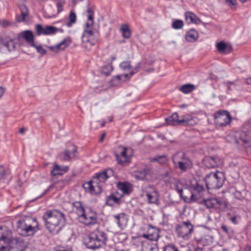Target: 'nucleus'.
Masks as SVG:
<instances>
[{
  "instance_id": "nucleus-28",
  "label": "nucleus",
  "mask_w": 251,
  "mask_h": 251,
  "mask_svg": "<svg viewBox=\"0 0 251 251\" xmlns=\"http://www.w3.org/2000/svg\"><path fill=\"white\" fill-rule=\"evenodd\" d=\"M87 13H88L87 21L85 24L86 27H91L94 24V11L92 7L90 6V3L87 4Z\"/></svg>"
},
{
  "instance_id": "nucleus-39",
  "label": "nucleus",
  "mask_w": 251,
  "mask_h": 251,
  "mask_svg": "<svg viewBox=\"0 0 251 251\" xmlns=\"http://www.w3.org/2000/svg\"><path fill=\"white\" fill-rule=\"evenodd\" d=\"M8 176L7 171L3 166H0V184L3 183Z\"/></svg>"
},
{
  "instance_id": "nucleus-60",
  "label": "nucleus",
  "mask_w": 251,
  "mask_h": 251,
  "mask_svg": "<svg viewBox=\"0 0 251 251\" xmlns=\"http://www.w3.org/2000/svg\"><path fill=\"white\" fill-rule=\"evenodd\" d=\"M4 92V89L2 87H0V98L3 96Z\"/></svg>"
},
{
  "instance_id": "nucleus-58",
  "label": "nucleus",
  "mask_w": 251,
  "mask_h": 251,
  "mask_svg": "<svg viewBox=\"0 0 251 251\" xmlns=\"http://www.w3.org/2000/svg\"><path fill=\"white\" fill-rule=\"evenodd\" d=\"M16 19L17 22H19V23L24 21H21V20L22 19V16L21 15H16Z\"/></svg>"
},
{
  "instance_id": "nucleus-14",
  "label": "nucleus",
  "mask_w": 251,
  "mask_h": 251,
  "mask_svg": "<svg viewBox=\"0 0 251 251\" xmlns=\"http://www.w3.org/2000/svg\"><path fill=\"white\" fill-rule=\"evenodd\" d=\"M236 142L245 148L251 149V129L247 132L240 131L236 136Z\"/></svg>"
},
{
  "instance_id": "nucleus-34",
  "label": "nucleus",
  "mask_w": 251,
  "mask_h": 251,
  "mask_svg": "<svg viewBox=\"0 0 251 251\" xmlns=\"http://www.w3.org/2000/svg\"><path fill=\"white\" fill-rule=\"evenodd\" d=\"M73 210L77 215L78 218L85 211L81 203L78 201H75L73 203Z\"/></svg>"
},
{
  "instance_id": "nucleus-61",
  "label": "nucleus",
  "mask_w": 251,
  "mask_h": 251,
  "mask_svg": "<svg viewBox=\"0 0 251 251\" xmlns=\"http://www.w3.org/2000/svg\"><path fill=\"white\" fill-rule=\"evenodd\" d=\"M224 83H225V84L230 85V86L234 84V82L233 81H229L224 82Z\"/></svg>"
},
{
  "instance_id": "nucleus-13",
  "label": "nucleus",
  "mask_w": 251,
  "mask_h": 251,
  "mask_svg": "<svg viewBox=\"0 0 251 251\" xmlns=\"http://www.w3.org/2000/svg\"><path fill=\"white\" fill-rule=\"evenodd\" d=\"M78 220L79 222L84 225L91 226L97 223V214L95 212L90 210L85 211V212L78 218Z\"/></svg>"
},
{
  "instance_id": "nucleus-42",
  "label": "nucleus",
  "mask_w": 251,
  "mask_h": 251,
  "mask_svg": "<svg viewBox=\"0 0 251 251\" xmlns=\"http://www.w3.org/2000/svg\"><path fill=\"white\" fill-rule=\"evenodd\" d=\"M163 251H179V246H177L173 244H168L164 247Z\"/></svg>"
},
{
  "instance_id": "nucleus-56",
  "label": "nucleus",
  "mask_w": 251,
  "mask_h": 251,
  "mask_svg": "<svg viewBox=\"0 0 251 251\" xmlns=\"http://www.w3.org/2000/svg\"><path fill=\"white\" fill-rule=\"evenodd\" d=\"M221 228L223 230L224 232H225L226 233H228V229L227 227L225 225H223L221 226Z\"/></svg>"
},
{
  "instance_id": "nucleus-53",
  "label": "nucleus",
  "mask_w": 251,
  "mask_h": 251,
  "mask_svg": "<svg viewBox=\"0 0 251 251\" xmlns=\"http://www.w3.org/2000/svg\"><path fill=\"white\" fill-rule=\"evenodd\" d=\"M120 195H122V198L124 195H128L132 192V189H119Z\"/></svg>"
},
{
  "instance_id": "nucleus-25",
  "label": "nucleus",
  "mask_w": 251,
  "mask_h": 251,
  "mask_svg": "<svg viewBox=\"0 0 251 251\" xmlns=\"http://www.w3.org/2000/svg\"><path fill=\"white\" fill-rule=\"evenodd\" d=\"M69 167L66 166H61L58 164H54L51 171V175L53 176L62 175L69 171Z\"/></svg>"
},
{
  "instance_id": "nucleus-10",
  "label": "nucleus",
  "mask_w": 251,
  "mask_h": 251,
  "mask_svg": "<svg viewBox=\"0 0 251 251\" xmlns=\"http://www.w3.org/2000/svg\"><path fill=\"white\" fill-rule=\"evenodd\" d=\"M187 195H184L183 189H177L178 194L181 197L188 202H193L198 201L202 197V193L204 189H185Z\"/></svg>"
},
{
  "instance_id": "nucleus-41",
  "label": "nucleus",
  "mask_w": 251,
  "mask_h": 251,
  "mask_svg": "<svg viewBox=\"0 0 251 251\" xmlns=\"http://www.w3.org/2000/svg\"><path fill=\"white\" fill-rule=\"evenodd\" d=\"M20 9L21 11V15L22 16L21 21H25L28 15V8L25 5L23 4L20 6Z\"/></svg>"
},
{
  "instance_id": "nucleus-2",
  "label": "nucleus",
  "mask_w": 251,
  "mask_h": 251,
  "mask_svg": "<svg viewBox=\"0 0 251 251\" xmlns=\"http://www.w3.org/2000/svg\"><path fill=\"white\" fill-rule=\"evenodd\" d=\"M42 218L47 229L53 234H58L65 224L64 214L56 209L48 210Z\"/></svg>"
},
{
  "instance_id": "nucleus-29",
  "label": "nucleus",
  "mask_w": 251,
  "mask_h": 251,
  "mask_svg": "<svg viewBox=\"0 0 251 251\" xmlns=\"http://www.w3.org/2000/svg\"><path fill=\"white\" fill-rule=\"evenodd\" d=\"M216 48L221 53L227 54L232 50V47L227 45L223 41H221L216 44Z\"/></svg>"
},
{
  "instance_id": "nucleus-49",
  "label": "nucleus",
  "mask_w": 251,
  "mask_h": 251,
  "mask_svg": "<svg viewBox=\"0 0 251 251\" xmlns=\"http://www.w3.org/2000/svg\"><path fill=\"white\" fill-rule=\"evenodd\" d=\"M227 5L232 10H235L237 8V2L236 0H226Z\"/></svg>"
},
{
  "instance_id": "nucleus-27",
  "label": "nucleus",
  "mask_w": 251,
  "mask_h": 251,
  "mask_svg": "<svg viewBox=\"0 0 251 251\" xmlns=\"http://www.w3.org/2000/svg\"><path fill=\"white\" fill-rule=\"evenodd\" d=\"M185 20L188 23H194L196 24H200L201 21V19L194 13L187 11L185 13Z\"/></svg>"
},
{
  "instance_id": "nucleus-5",
  "label": "nucleus",
  "mask_w": 251,
  "mask_h": 251,
  "mask_svg": "<svg viewBox=\"0 0 251 251\" xmlns=\"http://www.w3.org/2000/svg\"><path fill=\"white\" fill-rule=\"evenodd\" d=\"M106 240V234L102 231L97 230L90 233L84 239V243L87 248L95 250L104 245Z\"/></svg>"
},
{
  "instance_id": "nucleus-35",
  "label": "nucleus",
  "mask_w": 251,
  "mask_h": 251,
  "mask_svg": "<svg viewBox=\"0 0 251 251\" xmlns=\"http://www.w3.org/2000/svg\"><path fill=\"white\" fill-rule=\"evenodd\" d=\"M195 89V86L192 84H186L183 85L179 88V90L184 94H188Z\"/></svg>"
},
{
  "instance_id": "nucleus-18",
  "label": "nucleus",
  "mask_w": 251,
  "mask_h": 251,
  "mask_svg": "<svg viewBox=\"0 0 251 251\" xmlns=\"http://www.w3.org/2000/svg\"><path fill=\"white\" fill-rule=\"evenodd\" d=\"M203 201L205 205L209 208H218L222 205H224L225 207H227L228 205V203L226 201H222L216 198L206 199L204 200Z\"/></svg>"
},
{
  "instance_id": "nucleus-55",
  "label": "nucleus",
  "mask_w": 251,
  "mask_h": 251,
  "mask_svg": "<svg viewBox=\"0 0 251 251\" xmlns=\"http://www.w3.org/2000/svg\"><path fill=\"white\" fill-rule=\"evenodd\" d=\"M179 251H192L188 246H179Z\"/></svg>"
},
{
  "instance_id": "nucleus-11",
  "label": "nucleus",
  "mask_w": 251,
  "mask_h": 251,
  "mask_svg": "<svg viewBox=\"0 0 251 251\" xmlns=\"http://www.w3.org/2000/svg\"><path fill=\"white\" fill-rule=\"evenodd\" d=\"M214 122L219 127L226 126L228 125L232 118L229 112L226 110H219L214 114Z\"/></svg>"
},
{
  "instance_id": "nucleus-15",
  "label": "nucleus",
  "mask_w": 251,
  "mask_h": 251,
  "mask_svg": "<svg viewBox=\"0 0 251 251\" xmlns=\"http://www.w3.org/2000/svg\"><path fill=\"white\" fill-rule=\"evenodd\" d=\"M203 165L209 169L214 168L223 165V160L217 156H206L203 159Z\"/></svg>"
},
{
  "instance_id": "nucleus-47",
  "label": "nucleus",
  "mask_w": 251,
  "mask_h": 251,
  "mask_svg": "<svg viewBox=\"0 0 251 251\" xmlns=\"http://www.w3.org/2000/svg\"><path fill=\"white\" fill-rule=\"evenodd\" d=\"M147 174V170L143 169L141 171H137L136 174V177L139 179H144Z\"/></svg>"
},
{
  "instance_id": "nucleus-30",
  "label": "nucleus",
  "mask_w": 251,
  "mask_h": 251,
  "mask_svg": "<svg viewBox=\"0 0 251 251\" xmlns=\"http://www.w3.org/2000/svg\"><path fill=\"white\" fill-rule=\"evenodd\" d=\"M198 32L194 29H190L185 35V39L188 42H194L198 39Z\"/></svg>"
},
{
  "instance_id": "nucleus-54",
  "label": "nucleus",
  "mask_w": 251,
  "mask_h": 251,
  "mask_svg": "<svg viewBox=\"0 0 251 251\" xmlns=\"http://www.w3.org/2000/svg\"><path fill=\"white\" fill-rule=\"evenodd\" d=\"M0 25L3 27H7L11 25L9 22L5 20H3L0 22Z\"/></svg>"
},
{
  "instance_id": "nucleus-23",
  "label": "nucleus",
  "mask_w": 251,
  "mask_h": 251,
  "mask_svg": "<svg viewBox=\"0 0 251 251\" xmlns=\"http://www.w3.org/2000/svg\"><path fill=\"white\" fill-rule=\"evenodd\" d=\"M197 123V120L196 118L189 114L182 115L180 118L179 125L184 126H193Z\"/></svg>"
},
{
  "instance_id": "nucleus-51",
  "label": "nucleus",
  "mask_w": 251,
  "mask_h": 251,
  "mask_svg": "<svg viewBox=\"0 0 251 251\" xmlns=\"http://www.w3.org/2000/svg\"><path fill=\"white\" fill-rule=\"evenodd\" d=\"M228 216H229V220L234 224H237L238 221L237 219L240 218L239 216L238 215H233L232 216L230 213H228L227 214Z\"/></svg>"
},
{
  "instance_id": "nucleus-26",
  "label": "nucleus",
  "mask_w": 251,
  "mask_h": 251,
  "mask_svg": "<svg viewBox=\"0 0 251 251\" xmlns=\"http://www.w3.org/2000/svg\"><path fill=\"white\" fill-rule=\"evenodd\" d=\"M146 196L149 203L154 204L158 203L159 195L155 189H153L151 192H147Z\"/></svg>"
},
{
  "instance_id": "nucleus-48",
  "label": "nucleus",
  "mask_w": 251,
  "mask_h": 251,
  "mask_svg": "<svg viewBox=\"0 0 251 251\" xmlns=\"http://www.w3.org/2000/svg\"><path fill=\"white\" fill-rule=\"evenodd\" d=\"M117 188H131L132 187V185L127 182H118L117 184Z\"/></svg>"
},
{
  "instance_id": "nucleus-62",
  "label": "nucleus",
  "mask_w": 251,
  "mask_h": 251,
  "mask_svg": "<svg viewBox=\"0 0 251 251\" xmlns=\"http://www.w3.org/2000/svg\"><path fill=\"white\" fill-rule=\"evenodd\" d=\"M246 83L249 85H251V77L247 78Z\"/></svg>"
},
{
  "instance_id": "nucleus-31",
  "label": "nucleus",
  "mask_w": 251,
  "mask_h": 251,
  "mask_svg": "<svg viewBox=\"0 0 251 251\" xmlns=\"http://www.w3.org/2000/svg\"><path fill=\"white\" fill-rule=\"evenodd\" d=\"M179 118L178 114L175 112L172 115L166 118V122L168 125H179Z\"/></svg>"
},
{
  "instance_id": "nucleus-4",
  "label": "nucleus",
  "mask_w": 251,
  "mask_h": 251,
  "mask_svg": "<svg viewBox=\"0 0 251 251\" xmlns=\"http://www.w3.org/2000/svg\"><path fill=\"white\" fill-rule=\"evenodd\" d=\"M17 226L19 234L24 236L33 235L39 230L36 219L29 217L19 220Z\"/></svg>"
},
{
  "instance_id": "nucleus-33",
  "label": "nucleus",
  "mask_w": 251,
  "mask_h": 251,
  "mask_svg": "<svg viewBox=\"0 0 251 251\" xmlns=\"http://www.w3.org/2000/svg\"><path fill=\"white\" fill-rule=\"evenodd\" d=\"M121 32L122 36L125 39H128L131 36V30L127 24H123L120 29Z\"/></svg>"
},
{
  "instance_id": "nucleus-16",
  "label": "nucleus",
  "mask_w": 251,
  "mask_h": 251,
  "mask_svg": "<svg viewBox=\"0 0 251 251\" xmlns=\"http://www.w3.org/2000/svg\"><path fill=\"white\" fill-rule=\"evenodd\" d=\"M159 230L158 228L153 227L151 225H149L147 234H143L141 235L146 240H150L154 242H157L159 238Z\"/></svg>"
},
{
  "instance_id": "nucleus-64",
  "label": "nucleus",
  "mask_w": 251,
  "mask_h": 251,
  "mask_svg": "<svg viewBox=\"0 0 251 251\" xmlns=\"http://www.w3.org/2000/svg\"><path fill=\"white\" fill-rule=\"evenodd\" d=\"M246 251H251V246H247L246 248Z\"/></svg>"
},
{
  "instance_id": "nucleus-1",
  "label": "nucleus",
  "mask_w": 251,
  "mask_h": 251,
  "mask_svg": "<svg viewBox=\"0 0 251 251\" xmlns=\"http://www.w3.org/2000/svg\"><path fill=\"white\" fill-rule=\"evenodd\" d=\"M224 180L222 173L217 172L207 175L204 179L198 180L193 177L188 180L185 179L173 178L170 179L171 188H220Z\"/></svg>"
},
{
  "instance_id": "nucleus-38",
  "label": "nucleus",
  "mask_w": 251,
  "mask_h": 251,
  "mask_svg": "<svg viewBox=\"0 0 251 251\" xmlns=\"http://www.w3.org/2000/svg\"><path fill=\"white\" fill-rule=\"evenodd\" d=\"M76 21V16L75 12L73 10H71L69 16V21L66 24V25L70 27L73 24L75 23Z\"/></svg>"
},
{
  "instance_id": "nucleus-3",
  "label": "nucleus",
  "mask_w": 251,
  "mask_h": 251,
  "mask_svg": "<svg viewBox=\"0 0 251 251\" xmlns=\"http://www.w3.org/2000/svg\"><path fill=\"white\" fill-rule=\"evenodd\" d=\"M21 37L24 39L31 46L32 43H34L32 31L26 30L19 33L17 35L13 33L0 35V49L5 48L9 52L15 50L17 45L16 40Z\"/></svg>"
},
{
  "instance_id": "nucleus-45",
  "label": "nucleus",
  "mask_w": 251,
  "mask_h": 251,
  "mask_svg": "<svg viewBox=\"0 0 251 251\" xmlns=\"http://www.w3.org/2000/svg\"><path fill=\"white\" fill-rule=\"evenodd\" d=\"M31 47L36 49L37 51L41 55H44L46 54L47 51L41 45H36L35 43H32Z\"/></svg>"
},
{
  "instance_id": "nucleus-52",
  "label": "nucleus",
  "mask_w": 251,
  "mask_h": 251,
  "mask_svg": "<svg viewBox=\"0 0 251 251\" xmlns=\"http://www.w3.org/2000/svg\"><path fill=\"white\" fill-rule=\"evenodd\" d=\"M65 3L64 0H62L56 3V6L57 8L58 13H60L63 10V5Z\"/></svg>"
},
{
  "instance_id": "nucleus-21",
  "label": "nucleus",
  "mask_w": 251,
  "mask_h": 251,
  "mask_svg": "<svg viewBox=\"0 0 251 251\" xmlns=\"http://www.w3.org/2000/svg\"><path fill=\"white\" fill-rule=\"evenodd\" d=\"M122 202V195H120L119 191H116L107 197L106 203L110 206L115 204H120Z\"/></svg>"
},
{
  "instance_id": "nucleus-63",
  "label": "nucleus",
  "mask_w": 251,
  "mask_h": 251,
  "mask_svg": "<svg viewBox=\"0 0 251 251\" xmlns=\"http://www.w3.org/2000/svg\"><path fill=\"white\" fill-rule=\"evenodd\" d=\"M56 251H72V249H63V250H58Z\"/></svg>"
},
{
  "instance_id": "nucleus-44",
  "label": "nucleus",
  "mask_w": 251,
  "mask_h": 251,
  "mask_svg": "<svg viewBox=\"0 0 251 251\" xmlns=\"http://www.w3.org/2000/svg\"><path fill=\"white\" fill-rule=\"evenodd\" d=\"M183 25V22L180 20H176L172 23V27L175 29H181Z\"/></svg>"
},
{
  "instance_id": "nucleus-22",
  "label": "nucleus",
  "mask_w": 251,
  "mask_h": 251,
  "mask_svg": "<svg viewBox=\"0 0 251 251\" xmlns=\"http://www.w3.org/2000/svg\"><path fill=\"white\" fill-rule=\"evenodd\" d=\"M157 242L150 240L141 241L143 251H158Z\"/></svg>"
},
{
  "instance_id": "nucleus-7",
  "label": "nucleus",
  "mask_w": 251,
  "mask_h": 251,
  "mask_svg": "<svg viewBox=\"0 0 251 251\" xmlns=\"http://www.w3.org/2000/svg\"><path fill=\"white\" fill-rule=\"evenodd\" d=\"M113 170L111 169H105L101 172L97 173L92 177V179L82 184L83 188H86L85 185L87 184V188H102L101 183H103L108 177L113 175Z\"/></svg>"
},
{
  "instance_id": "nucleus-24",
  "label": "nucleus",
  "mask_w": 251,
  "mask_h": 251,
  "mask_svg": "<svg viewBox=\"0 0 251 251\" xmlns=\"http://www.w3.org/2000/svg\"><path fill=\"white\" fill-rule=\"evenodd\" d=\"M135 73V72L131 71L129 74L116 75L111 79L112 84L113 85H117L121 81H125L127 79L129 80Z\"/></svg>"
},
{
  "instance_id": "nucleus-50",
  "label": "nucleus",
  "mask_w": 251,
  "mask_h": 251,
  "mask_svg": "<svg viewBox=\"0 0 251 251\" xmlns=\"http://www.w3.org/2000/svg\"><path fill=\"white\" fill-rule=\"evenodd\" d=\"M85 191L92 196L99 195L101 192V189H85Z\"/></svg>"
},
{
  "instance_id": "nucleus-46",
  "label": "nucleus",
  "mask_w": 251,
  "mask_h": 251,
  "mask_svg": "<svg viewBox=\"0 0 251 251\" xmlns=\"http://www.w3.org/2000/svg\"><path fill=\"white\" fill-rule=\"evenodd\" d=\"M130 63L131 62L130 61H123L120 63V67L125 71L129 70L131 69Z\"/></svg>"
},
{
  "instance_id": "nucleus-32",
  "label": "nucleus",
  "mask_w": 251,
  "mask_h": 251,
  "mask_svg": "<svg viewBox=\"0 0 251 251\" xmlns=\"http://www.w3.org/2000/svg\"><path fill=\"white\" fill-rule=\"evenodd\" d=\"M248 194H250V193L247 189H240L235 190L233 195L235 199L242 200L247 198Z\"/></svg>"
},
{
  "instance_id": "nucleus-6",
  "label": "nucleus",
  "mask_w": 251,
  "mask_h": 251,
  "mask_svg": "<svg viewBox=\"0 0 251 251\" xmlns=\"http://www.w3.org/2000/svg\"><path fill=\"white\" fill-rule=\"evenodd\" d=\"M172 161L174 168L180 170L182 172H185L193 167L191 160L184 152H177L174 154Z\"/></svg>"
},
{
  "instance_id": "nucleus-40",
  "label": "nucleus",
  "mask_w": 251,
  "mask_h": 251,
  "mask_svg": "<svg viewBox=\"0 0 251 251\" xmlns=\"http://www.w3.org/2000/svg\"><path fill=\"white\" fill-rule=\"evenodd\" d=\"M59 29L55 26L47 25L45 26V35L54 34Z\"/></svg>"
},
{
  "instance_id": "nucleus-20",
  "label": "nucleus",
  "mask_w": 251,
  "mask_h": 251,
  "mask_svg": "<svg viewBox=\"0 0 251 251\" xmlns=\"http://www.w3.org/2000/svg\"><path fill=\"white\" fill-rule=\"evenodd\" d=\"M114 221L118 226L122 230L127 226L128 216L125 213H121L113 216Z\"/></svg>"
},
{
  "instance_id": "nucleus-12",
  "label": "nucleus",
  "mask_w": 251,
  "mask_h": 251,
  "mask_svg": "<svg viewBox=\"0 0 251 251\" xmlns=\"http://www.w3.org/2000/svg\"><path fill=\"white\" fill-rule=\"evenodd\" d=\"M81 39V46L87 50H90L91 48L95 45L98 41V39L95 37L94 32L87 29L84 30Z\"/></svg>"
},
{
  "instance_id": "nucleus-43",
  "label": "nucleus",
  "mask_w": 251,
  "mask_h": 251,
  "mask_svg": "<svg viewBox=\"0 0 251 251\" xmlns=\"http://www.w3.org/2000/svg\"><path fill=\"white\" fill-rule=\"evenodd\" d=\"M35 32L37 35H45V27H43L40 24H37L35 27Z\"/></svg>"
},
{
  "instance_id": "nucleus-9",
  "label": "nucleus",
  "mask_w": 251,
  "mask_h": 251,
  "mask_svg": "<svg viewBox=\"0 0 251 251\" xmlns=\"http://www.w3.org/2000/svg\"><path fill=\"white\" fill-rule=\"evenodd\" d=\"M60 160L62 161L71 162L79 159V154L77 147L72 144L68 145L64 151L59 154Z\"/></svg>"
},
{
  "instance_id": "nucleus-36",
  "label": "nucleus",
  "mask_w": 251,
  "mask_h": 251,
  "mask_svg": "<svg viewBox=\"0 0 251 251\" xmlns=\"http://www.w3.org/2000/svg\"><path fill=\"white\" fill-rule=\"evenodd\" d=\"M113 70V67L112 63L107 64L101 68V73L105 76L109 75Z\"/></svg>"
},
{
  "instance_id": "nucleus-59",
  "label": "nucleus",
  "mask_w": 251,
  "mask_h": 251,
  "mask_svg": "<svg viewBox=\"0 0 251 251\" xmlns=\"http://www.w3.org/2000/svg\"><path fill=\"white\" fill-rule=\"evenodd\" d=\"M105 135H106V134L105 133H103L101 135V137L100 139V142H103V140H104V138H105Z\"/></svg>"
},
{
  "instance_id": "nucleus-19",
  "label": "nucleus",
  "mask_w": 251,
  "mask_h": 251,
  "mask_svg": "<svg viewBox=\"0 0 251 251\" xmlns=\"http://www.w3.org/2000/svg\"><path fill=\"white\" fill-rule=\"evenodd\" d=\"M72 43V40L70 37L64 38L60 43L54 46L49 47V49L55 53L64 50Z\"/></svg>"
},
{
  "instance_id": "nucleus-17",
  "label": "nucleus",
  "mask_w": 251,
  "mask_h": 251,
  "mask_svg": "<svg viewBox=\"0 0 251 251\" xmlns=\"http://www.w3.org/2000/svg\"><path fill=\"white\" fill-rule=\"evenodd\" d=\"M127 149L126 147H119L117 151L114 153L117 163L124 165L129 161V158L126 154Z\"/></svg>"
},
{
  "instance_id": "nucleus-8",
  "label": "nucleus",
  "mask_w": 251,
  "mask_h": 251,
  "mask_svg": "<svg viewBox=\"0 0 251 251\" xmlns=\"http://www.w3.org/2000/svg\"><path fill=\"white\" fill-rule=\"evenodd\" d=\"M175 230L178 237L188 240L192 236L194 226L189 221H184L176 225Z\"/></svg>"
},
{
  "instance_id": "nucleus-57",
  "label": "nucleus",
  "mask_w": 251,
  "mask_h": 251,
  "mask_svg": "<svg viewBox=\"0 0 251 251\" xmlns=\"http://www.w3.org/2000/svg\"><path fill=\"white\" fill-rule=\"evenodd\" d=\"M48 192V189L45 190L43 192L41 193V195H40L39 196L37 197L36 199H38L42 197L43 195L46 194Z\"/></svg>"
},
{
  "instance_id": "nucleus-37",
  "label": "nucleus",
  "mask_w": 251,
  "mask_h": 251,
  "mask_svg": "<svg viewBox=\"0 0 251 251\" xmlns=\"http://www.w3.org/2000/svg\"><path fill=\"white\" fill-rule=\"evenodd\" d=\"M151 162H156L159 163L160 164H166L168 161V159L167 156L166 155H158L154 157L151 158Z\"/></svg>"
}]
</instances>
